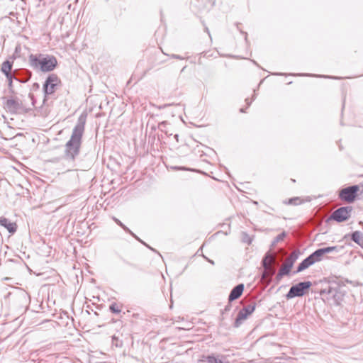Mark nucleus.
Returning <instances> with one entry per match:
<instances>
[{"label":"nucleus","mask_w":363,"mask_h":363,"mask_svg":"<svg viewBox=\"0 0 363 363\" xmlns=\"http://www.w3.org/2000/svg\"><path fill=\"white\" fill-rule=\"evenodd\" d=\"M87 114L82 113L78 118L69 140L65 143L62 158L72 167L78 159L82 145V137L84 133Z\"/></svg>","instance_id":"nucleus-1"},{"label":"nucleus","mask_w":363,"mask_h":363,"mask_svg":"<svg viewBox=\"0 0 363 363\" xmlns=\"http://www.w3.org/2000/svg\"><path fill=\"white\" fill-rule=\"evenodd\" d=\"M28 65L33 70L49 72L57 67V60L55 56L50 55L30 54L28 56Z\"/></svg>","instance_id":"nucleus-2"},{"label":"nucleus","mask_w":363,"mask_h":363,"mask_svg":"<svg viewBox=\"0 0 363 363\" xmlns=\"http://www.w3.org/2000/svg\"><path fill=\"white\" fill-rule=\"evenodd\" d=\"M330 284L320 290V295H328L327 298H332L337 306L340 305L345 296V292L340 289V281L337 277L329 278Z\"/></svg>","instance_id":"nucleus-3"},{"label":"nucleus","mask_w":363,"mask_h":363,"mask_svg":"<svg viewBox=\"0 0 363 363\" xmlns=\"http://www.w3.org/2000/svg\"><path fill=\"white\" fill-rule=\"evenodd\" d=\"M4 107L11 114L26 113L31 110V108L27 107L18 97L8 99Z\"/></svg>","instance_id":"nucleus-4"},{"label":"nucleus","mask_w":363,"mask_h":363,"mask_svg":"<svg viewBox=\"0 0 363 363\" xmlns=\"http://www.w3.org/2000/svg\"><path fill=\"white\" fill-rule=\"evenodd\" d=\"M311 286L312 283L310 281H301L296 284L292 285L286 294V299L289 300L295 297L303 296L308 293Z\"/></svg>","instance_id":"nucleus-5"},{"label":"nucleus","mask_w":363,"mask_h":363,"mask_svg":"<svg viewBox=\"0 0 363 363\" xmlns=\"http://www.w3.org/2000/svg\"><path fill=\"white\" fill-rule=\"evenodd\" d=\"M60 84L61 80L56 74H50L48 76L43 85V91L45 95L43 104L47 101V96L54 94L57 87Z\"/></svg>","instance_id":"nucleus-6"},{"label":"nucleus","mask_w":363,"mask_h":363,"mask_svg":"<svg viewBox=\"0 0 363 363\" xmlns=\"http://www.w3.org/2000/svg\"><path fill=\"white\" fill-rule=\"evenodd\" d=\"M352 210L350 206L340 207L331 213L327 221L335 220L337 223L346 221L350 218Z\"/></svg>","instance_id":"nucleus-7"},{"label":"nucleus","mask_w":363,"mask_h":363,"mask_svg":"<svg viewBox=\"0 0 363 363\" xmlns=\"http://www.w3.org/2000/svg\"><path fill=\"white\" fill-rule=\"evenodd\" d=\"M359 191V185H352L342 189L339 192L340 200L351 203L355 201L357 192Z\"/></svg>","instance_id":"nucleus-8"},{"label":"nucleus","mask_w":363,"mask_h":363,"mask_svg":"<svg viewBox=\"0 0 363 363\" xmlns=\"http://www.w3.org/2000/svg\"><path fill=\"white\" fill-rule=\"evenodd\" d=\"M255 307L256 303L251 302L250 304L245 306L242 309H240L235 318L234 326L235 328H238L242 322L254 312Z\"/></svg>","instance_id":"nucleus-9"},{"label":"nucleus","mask_w":363,"mask_h":363,"mask_svg":"<svg viewBox=\"0 0 363 363\" xmlns=\"http://www.w3.org/2000/svg\"><path fill=\"white\" fill-rule=\"evenodd\" d=\"M14 80L21 83H26L32 77V72L27 69H14Z\"/></svg>","instance_id":"nucleus-10"},{"label":"nucleus","mask_w":363,"mask_h":363,"mask_svg":"<svg viewBox=\"0 0 363 363\" xmlns=\"http://www.w3.org/2000/svg\"><path fill=\"white\" fill-rule=\"evenodd\" d=\"M225 359V355L216 353L202 356V361L207 363H230V362Z\"/></svg>","instance_id":"nucleus-11"},{"label":"nucleus","mask_w":363,"mask_h":363,"mask_svg":"<svg viewBox=\"0 0 363 363\" xmlns=\"http://www.w3.org/2000/svg\"><path fill=\"white\" fill-rule=\"evenodd\" d=\"M244 288L245 286L243 284H239L233 287L228 296L229 302H232L233 301L239 298L243 293Z\"/></svg>","instance_id":"nucleus-12"},{"label":"nucleus","mask_w":363,"mask_h":363,"mask_svg":"<svg viewBox=\"0 0 363 363\" xmlns=\"http://www.w3.org/2000/svg\"><path fill=\"white\" fill-rule=\"evenodd\" d=\"M0 225L7 229L9 233L13 234L17 230V225L16 223L11 222L8 218L2 216L0 218Z\"/></svg>","instance_id":"nucleus-13"},{"label":"nucleus","mask_w":363,"mask_h":363,"mask_svg":"<svg viewBox=\"0 0 363 363\" xmlns=\"http://www.w3.org/2000/svg\"><path fill=\"white\" fill-rule=\"evenodd\" d=\"M274 257L273 254L268 251L264 256L262 259L261 264L262 267L264 269V270H270L271 269V264L274 261Z\"/></svg>","instance_id":"nucleus-14"},{"label":"nucleus","mask_w":363,"mask_h":363,"mask_svg":"<svg viewBox=\"0 0 363 363\" xmlns=\"http://www.w3.org/2000/svg\"><path fill=\"white\" fill-rule=\"evenodd\" d=\"M313 262L308 256L306 258H305L297 267L296 270L294 273H299L307 268H308L310 266L313 265Z\"/></svg>","instance_id":"nucleus-15"},{"label":"nucleus","mask_w":363,"mask_h":363,"mask_svg":"<svg viewBox=\"0 0 363 363\" xmlns=\"http://www.w3.org/2000/svg\"><path fill=\"white\" fill-rule=\"evenodd\" d=\"M13 64V62L10 60H6L2 63L1 71L5 74V76L13 74V72H11Z\"/></svg>","instance_id":"nucleus-16"},{"label":"nucleus","mask_w":363,"mask_h":363,"mask_svg":"<svg viewBox=\"0 0 363 363\" xmlns=\"http://www.w3.org/2000/svg\"><path fill=\"white\" fill-rule=\"evenodd\" d=\"M300 254L299 250H294L289 255V257L286 259V264L289 266L290 267H293L294 262L298 258Z\"/></svg>","instance_id":"nucleus-17"},{"label":"nucleus","mask_w":363,"mask_h":363,"mask_svg":"<svg viewBox=\"0 0 363 363\" xmlns=\"http://www.w3.org/2000/svg\"><path fill=\"white\" fill-rule=\"evenodd\" d=\"M323 254L320 250V248L316 250L315 251H314L313 253H311L310 255H309V257L311 258V259L312 260V262L314 263L317 262H319L322 259L323 257Z\"/></svg>","instance_id":"nucleus-18"},{"label":"nucleus","mask_w":363,"mask_h":363,"mask_svg":"<svg viewBox=\"0 0 363 363\" xmlns=\"http://www.w3.org/2000/svg\"><path fill=\"white\" fill-rule=\"evenodd\" d=\"M361 232L360 231H354L350 235L351 240L359 245H362L363 244V238H361Z\"/></svg>","instance_id":"nucleus-19"},{"label":"nucleus","mask_w":363,"mask_h":363,"mask_svg":"<svg viewBox=\"0 0 363 363\" xmlns=\"http://www.w3.org/2000/svg\"><path fill=\"white\" fill-rule=\"evenodd\" d=\"M302 203V201L300 197H293L289 199H286L283 201V203L285 205H293L297 206Z\"/></svg>","instance_id":"nucleus-20"},{"label":"nucleus","mask_w":363,"mask_h":363,"mask_svg":"<svg viewBox=\"0 0 363 363\" xmlns=\"http://www.w3.org/2000/svg\"><path fill=\"white\" fill-rule=\"evenodd\" d=\"M109 310L112 313L119 314L121 312V305L113 302L109 306Z\"/></svg>","instance_id":"nucleus-21"},{"label":"nucleus","mask_w":363,"mask_h":363,"mask_svg":"<svg viewBox=\"0 0 363 363\" xmlns=\"http://www.w3.org/2000/svg\"><path fill=\"white\" fill-rule=\"evenodd\" d=\"M286 233L284 231L281 233L279 234L277 236H276L272 241L271 244V247H274L279 242H281L284 240V239L286 238Z\"/></svg>","instance_id":"nucleus-22"},{"label":"nucleus","mask_w":363,"mask_h":363,"mask_svg":"<svg viewBox=\"0 0 363 363\" xmlns=\"http://www.w3.org/2000/svg\"><path fill=\"white\" fill-rule=\"evenodd\" d=\"M13 77H14V71H13L12 74L6 75V77L8 80V87L10 89V91H11L12 92H13V80L14 79Z\"/></svg>","instance_id":"nucleus-23"},{"label":"nucleus","mask_w":363,"mask_h":363,"mask_svg":"<svg viewBox=\"0 0 363 363\" xmlns=\"http://www.w3.org/2000/svg\"><path fill=\"white\" fill-rule=\"evenodd\" d=\"M291 267L286 265V264L284 265L283 267H281L279 271L284 276H287L291 272Z\"/></svg>","instance_id":"nucleus-24"},{"label":"nucleus","mask_w":363,"mask_h":363,"mask_svg":"<svg viewBox=\"0 0 363 363\" xmlns=\"http://www.w3.org/2000/svg\"><path fill=\"white\" fill-rule=\"evenodd\" d=\"M112 345L116 347H121L123 346V342L122 340H119L118 337L113 335L112 337Z\"/></svg>","instance_id":"nucleus-25"},{"label":"nucleus","mask_w":363,"mask_h":363,"mask_svg":"<svg viewBox=\"0 0 363 363\" xmlns=\"http://www.w3.org/2000/svg\"><path fill=\"white\" fill-rule=\"evenodd\" d=\"M122 228L128 233H129L130 235H131L133 237H134L136 240L140 241V238L136 235H135L127 226H125V225L122 227Z\"/></svg>","instance_id":"nucleus-26"},{"label":"nucleus","mask_w":363,"mask_h":363,"mask_svg":"<svg viewBox=\"0 0 363 363\" xmlns=\"http://www.w3.org/2000/svg\"><path fill=\"white\" fill-rule=\"evenodd\" d=\"M344 249V246H332L331 251L335 252H340L341 250Z\"/></svg>","instance_id":"nucleus-27"},{"label":"nucleus","mask_w":363,"mask_h":363,"mask_svg":"<svg viewBox=\"0 0 363 363\" xmlns=\"http://www.w3.org/2000/svg\"><path fill=\"white\" fill-rule=\"evenodd\" d=\"M40 84L37 82L33 83L30 86V91H36L39 90Z\"/></svg>","instance_id":"nucleus-28"},{"label":"nucleus","mask_w":363,"mask_h":363,"mask_svg":"<svg viewBox=\"0 0 363 363\" xmlns=\"http://www.w3.org/2000/svg\"><path fill=\"white\" fill-rule=\"evenodd\" d=\"M28 97H29V98L30 99V100H31V104H32V106H35V104L36 100H35V96H34L33 94V93H31V92H30V93H29V94H28Z\"/></svg>","instance_id":"nucleus-29"},{"label":"nucleus","mask_w":363,"mask_h":363,"mask_svg":"<svg viewBox=\"0 0 363 363\" xmlns=\"http://www.w3.org/2000/svg\"><path fill=\"white\" fill-rule=\"evenodd\" d=\"M320 250H321V251H322L323 255L332 252L331 247H323V248H320Z\"/></svg>","instance_id":"nucleus-30"},{"label":"nucleus","mask_w":363,"mask_h":363,"mask_svg":"<svg viewBox=\"0 0 363 363\" xmlns=\"http://www.w3.org/2000/svg\"><path fill=\"white\" fill-rule=\"evenodd\" d=\"M231 302H229L228 301V305L225 306V308L222 311V313L223 314L224 313H227L229 311H230L231 309Z\"/></svg>","instance_id":"nucleus-31"},{"label":"nucleus","mask_w":363,"mask_h":363,"mask_svg":"<svg viewBox=\"0 0 363 363\" xmlns=\"http://www.w3.org/2000/svg\"><path fill=\"white\" fill-rule=\"evenodd\" d=\"M40 113V115L43 116H46L48 115V111L46 109L44 110L43 107H40V110L38 111Z\"/></svg>","instance_id":"nucleus-32"},{"label":"nucleus","mask_w":363,"mask_h":363,"mask_svg":"<svg viewBox=\"0 0 363 363\" xmlns=\"http://www.w3.org/2000/svg\"><path fill=\"white\" fill-rule=\"evenodd\" d=\"M113 220H114V222L118 225L120 227H123L124 225V224L118 218H116V217H113Z\"/></svg>","instance_id":"nucleus-33"},{"label":"nucleus","mask_w":363,"mask_h":363,"mask_svg":"<svg viewBox=\"0 0 363 363\" xmlns=\"http://www.w3.org/2000/svg\"><path fill=\"white\" fill-rule=\"evenodd\" d=\"M167 123L166 121H162V122L160 123H159V125H158L159 128H160L161 130H162V128H164V127H165V125H167Z\"/></svg>","instance_id":"nucleus-34"},{"label":"nucleus","mask_w":363,"mask_h":363,"mask_svg":"<svg viewBox=\"0 0 363 363\" xmlns=\"http://www.w3.org/2000/svg\"><path fill=\"white\" fill-rule=\"evenodd\" d=\"M284 277V275L282 274H281V272L279 271L277 274V277H276V279L277 281H279L281 279V278Z\"/></svg>","instance_id":"nucleus-35"},{"label":"nucleus","mask_w":363,"mask_h":363,"mask_svg":"<svg viewBox=\"0 0 363 363\" xmlns=\"http://www.w3.org/2000/svg\"><path fill=\"white\" fill-rule=\"evenodd\" d=\"M119 257H120V259H121V260H122L125 264H128V265H130V266H133V264H131V263H130V262H129L128 261L125 260V259H123L122 257H121V256H120Z\"/></svg>","instance_id":"nucleus-36"},{"label":"nucleus","mask_w":363,"mask_h":363,"mask_svg":"<svg viewBox=\"0 0 363 363\" xmlns=\"http://www.w3.org/2000/svg\"><path fill=\"white\" fill-rule=\"evenodd\" d=\"M172 57L173 58H174V59H178V60H183V59H184V57H183L180 56V55H172Z\"/></svg>","instance_id":"nucleus-37"},{"label":"nucleus","mask_w":363,"mask_h":363,"mask_svg":"<svg viewBox=\"0 0 363 363\" xmlns=\"http://www.w3.org/2000/svg\"><path fill=\"white\" fill-rule=\"evenodd\" d=\"M169 106V104H164V105H163V106H157V108H158L159 109H161V108H166V107H167V106Z\"/></svg>","instance_id":"nucleus-38"},{"label":"nucleus","mask_w":363,"mask_h":363,"mask_svg":"<svg viewBox=\"0 0 363 363\" xmlns=\"http://www.w3.org/2000/svg\"><path fill=\"white\" fill-rule=\"evenodd\" d=\"M245 101L247 103V106H249L252 103V101H250L248 99H246Z\"/></svg>","instance_id":"nucleus-39"},{"label":"nucleus","mask_w":363,"mask_h":363,"mask_svg":"<svg viewBox=\"0 0 363 363\" xmlns=\"http://www.w3.org/2000/svg\"><path fill=\"white\" fill-rule=\"evenodd\" d=\"M140 242H141L142 243H143L145 246H147V247H149L150 249H151V250H153V248H151L150 246H148L147 244H145V242H143L142 240H140Z\"/></svg>","instance_id":"nucleus-40"},{"label":"nucleus","mask_w":363,"mask_h":363,"mask_svg":"<svg viewBox=\"0 0 363 363\" xmlns=\"http://www.w3.org/2000/svg\"><path fill=\"white\" fill-rule=\"evenodd\" d=\"M18 49H21L20 45L16 46V50H15V51H16V52H18Z\"/></svg>","instance_id":"nucleus-41"},{"label":"nucleus","mask_w":363,"mask_h":363,"mask_svg":"<svg viewBox=\"0 0 363 363\" xmlns=\"http://www.w3.org/2000/svg\"><path fill=\"white\" fill-rule=\"evenodd\" d=\"M240 111L242 113H245V108H240Z\"/></svg>","instance_id":"nucleus-42"},{"label":"nucleus","mask_w":363,"mask_h":363,"mask_svg":"<svg viewBox=\"0 0 363 363\" xmlns=\"http://www.w3.org/2000/svg\"><path fill=\"white\" fill-rule=\"evenodd\" d=\"M174 138H175V139L178 141L179 135L176 134V135H174Z\"/></svg>","instance_id":"nucleus-43"},{"label":"nucleus","mask_w":363,"mask_h":363,"mask_svg":"<svg viewBox=\"0 0 363 363\" xmlns=\"http://www.w3.org/2000/svg\"><path fill=\"white\" fill-rule=\"evenodd\" d=\"M179 169H185V170H190L189 169H186V168H182V167H180L179 168Z\"/></svg>","instance_id":"nucleus-44"},{"label":"nucleus","mask_w":363,"mask_h":363,"mask_svg":"<svg viewBox=\"0 0 363 363\" xmlns=\"http://www.w3.org/2000/svg\"><path fill=\"white\" fill-rule=\"evenodd\" d=\"M208 262H209L210 263H211L212 264H214V262H213V261H212V260L208 259Z\"/></svg>","instance_id":"nucleus-45"},{"label":"nucleus","mask_w":363,"mask_h":363,"mask_svg":"<svg viewBox=\"0 0 363 363\" xmlns=\"http://www.w3.org/2000/svg\"><path fill=\"white\" fill-rule=\"evenodd\" d=\"M339 281H340V286L342 285V286H345V284H343L341 280L339 279Z\"/></svg>","instance_id":"nucleus-46"},{"label":"nucleus","mask_w":363,"mask_h":363,"mask_svg":"<svg viewBox=\"0 0 363 363\" xmlns=\"http://www.w3.org/2000/svg\"><path fill=\"white\" fill-rule=\"evenodd\" d=\"M345 281L347 282V283H351L352 282L351 281H349L347 279H346Z\"/></svg>","instance_id":"nucleus-47"},{"label":"nucleus","mask_w":363,"mask_h":363,"mask_svg":"<svg viewBox=\"0 0 363 363\" xmlns=\"http://www.w3.org/2000/svg\"><path fill=\"white\" fill-rule=\"evenodd\" d=\"M291 181L292 182H296V180H295V179H291Z\"/></svg>","instance_id":"nucleus-48"},{"label":"nucleus","mask_w":363,"mask_h":363,"mask_svg":"<svg viewBox=\"0 0 363 363\" xmlns=\"http://www.w3.org/2000/svg\"><path fill=\"white\" fill-rule=\"evenodd\" d=\"M359 224H360V225H363V222H362V221H360V222H359Z\"/></svg>","instance_id":"nucleus-49"}]
</instances>
